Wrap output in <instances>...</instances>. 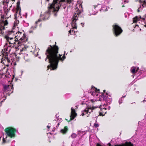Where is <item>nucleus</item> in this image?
I'll use <instances>...</instances> for the list:
<instances>
[{
	"mask_svg": "<svg viewBox=\"0 0 146 146\" xmlns=\"http://www.w3.org/2000/svg\"><path fill=\"white\" fill-rule=\"evenodd\" d=\"M58 48L57 46L54 45L52 46L49 45L46 51L45 54L46 58L45 60L50 63L47 67L51 70L56 69L57 68L59 61L60 60L63 61L66 58L65 51L61 57L62 55L58 53Z\"/></svg>",
	"mask_w": 146,
	"mask_h": 146,
	"instance_id": "obj_1",
	"label": "nucleus"
},
{
	"mask_svg": "<svg viewBox=\"0 0 146 146\" xmlns=\"http://www.w3.org/2000/svg\"><path fill=\"white\" fill-rule=\"evenodd\" d=\"M72 3H68L65 0H53L52 3L48 7V11L45 12L42 17L43 20L47 19L49 17L51 13H52L55 16L57 15L59 7L62 5L67 4H70Z\"/></svg>",
	"mask_w": 146,
	"mask_h": 146,
	"instance_id": "obj_2",
	"label": "nucleus"
},
{
	"mask_svg": "<svg viewBox=\"0 0 146 146\" xmlns=\"http://www.w3.org/2000/svg\"><path fill=\"white\" fill-rule=\"evenodd\" d=\"M14 35V32L11 31L9 32L5 36V38L7 42L5 43L4 47L5 49L6 48V51L8 52H11V50L14 48L15 46V44H17V43L18 44V41L14 38V36H13V37H11V36Z\"/></svg>",
	"mask_w": 146,
	"mask_h": 146,
	"instance_id": "obj_3",
	"label": "nucleus"
},
{
	"mask_svg": "<svg viewBox=\"0 0 146 146\" xmlns=\"http://www.w3.org/2000/svg\"><path fill=\"white\" fill-rule=\"evenodd\" d=\"M99 90H97L95 87L92 86L88 92L91 95L93 96L94 98L97 99L99 98V101H105L106 103H110L111 102V96L106 94L101 93V94L98 96Z\"/></svg>",
	"mask_w": 146,
	"mask_h": 146,
	"instance_id": "obj_4",
	"label": "nucleus"
},
{
	"mask_svg": "<svg viewBox=\"0 0 146 146\" xmlns=\"http://www.w3.org/2000/svg\"><path fill=\"white\" fill-rule=\"evenodd\" d=\"M79 8L78 9L77 7L76 10V13L74 14L72 17V21L71 23L72 26V28L70 29L69 31V33L70 35H74L75 33L77 28L76 25V21L77 20L79 14L82 11V5L80 4L79 5Z\"/></svg>",
	"mask_w": 146,
	"mask_h": 146,
	"instance_id": "obj_5",
	"label": "nucleus"
},
{
	"mask_svg": "<svg viewBox=\"0 0 146 146\" xmlns=\"http://www.w3.org/2000/svg\"><path fill=\"white\" fill-rule=\"evenodd\" d=\"M101 7V5L99 4H98L97 5L92 6L90 9V13L89 15H95L98 13L99 10H100V11L104 12L108 11L109 8V7L104 5H103L101 8L100 9Z\"/></svg>",
	"mask_w": 146,
	"mask_h": 146,
	"instance_id": "obj_6",
	"label": "nucleus"
},
{
	"mask_svg": "<svg viewBox=\"0 0 146 146\" xmlns=\"http://www.w3.org/2000/svg\"><path fill=\"white\" fill-rule=\"evenodd\" d=\"M99 102L96 101V100H90V102L93 103V106L92 107H88L86 108L83 111H82V114L81 115L83 116L84 115H86L87 117H88L92 112V110L96 108H98L99 105L95 106V105H98Z\"/></svg>",
	"mask_w": 146,
	"mask_h": 146,
	"instance_id": "obj_7",
	"label": "nucleus"
},
{
	"mask_svg": "<svg viewBox=\"0 0 146 146\" xmlns=\"http://www.w3.org/2000/svg\"><path fill=\"white\" fill-rule=\"evenodd\" d=\"M7 135H4L3 139V143H5L9 141L8 137L11 138L15 137V132H17V130L15 129L11 128H8L6 129L5 131Z\"/></svg>",
	"mask_w": 146,
	"mask_h": 146,
	"instance_id": "obj_8",
	"label": "nucleus"
},
{
	"mask_svg": "<svg viewBox=\"0 0 146 146\" xmlns=\"http://www.w3.org/2000/svg\"><path fill=\"white\" fill-rule=\"evenodd\" d=\"M14 33V35L13 36L18 41V43L19 44V46L21 45V43L25 42L27 40V38L26 37V35L24 33L19 31L15 33Z\"/></svg>",
	"mask_w": 146,
	"mask_h": 146,
	"instance_id": "obj_9",
	"label": "nucleus"
},
{
	"mask_svg": "<svg viewBox=\"0 0 146 146\" xmlns=\"http://www.w3.org/2000/svg\"><path fill=\"white\" fill-rule=\"evenodd\" d=\"M13 88V85H6L4 86L3 88L4 92L1 93L0 94V103L1 104L2 102L4 101L6 98V97L4 96V93L8 91H10Z\"/></svg>",
	"mask_w": 146,
	"mask_h": 146,
	"instance_id": "obj_10",
	"label": "nucleus"
},
{
	"mask_svg": "<svg viewBox=\"0 0 146 146\" xmlns=\"http://www.w3.org/2000/svg\"><path fill=\"white\" fill-rule=\"evenodd\" d=\"M113 30L115 35L118 36L122 32V30L121 28L116 24L113 25Z\"/></svg>",
	"mask_w": 146,
	"mask_h": 146,
	"instance_id": "obj_11",
	"label": "nucleus"
},
{
	"mask_svg": "<svg viewBox=\"0 0 146 146\" xmlns=\"http://www.w3.org/2000/svg\"><path fill=\"white\" fill-rule=\"evenodd\" d=\"M139 18L141 20L142 24L144 26L146 27V14L141 18L140 16H136L133 19V23H136L139 20Z\"/></svg>",
	"mask_w": 146,
	"mask_h": 146,
	"instance_id": "obj_12",
	"label": "nucleus"
},
{
	"mask_svg": "<svg viewBox=\"0 0 146 146\" xmlns=\"http://www.w3.org/2000/svg\"><path fill=\"white\" fill-rule=\"evenodd\" d=\"M25 48H23L22 50L20 49L21 53L20 54H23V55L24 58L26 61H29L30 60V58L28 54L26 53L25 51Z\"/></svg>",
	"mask_w": 146,
	"mask_h": 146,
	"instance_id": "obj_13",
	"label": "nucleus"
},
{
	"mask_svg": "<svg viewBox=\"0 0 146 146\" xmlns=\"http://www.w3.org/2000/svg\"><path fill=\"white\" fill-rule=\"evenodd\" d=\"M100 109L101 110H106L107 109L109 110L110 109V107L107 105V104L104 103H102L100 106H99L98 108Z\"/></svg>",
	"mask_w": 146,
	"mask_h": 146,
	"instance_id": "obj_14",
	"label": "nucleus"
},
{
	"mask_svg": "<svg viewBox=\"0 0 146 146\" xmlns=\"http://www.w3.org/2000/svg\"><path fill=\"white\" fill-rule=\"evenodd\" d=\"M77 115V114L75 112V109L72 107L71 108V114L70 116L71 120L73 119Z\"/></svg>",
	"mask_w": 146,
	"mask_h": 146,
	"instance_id": "obj_15",
	"label": "nucleus"
},
{
	"mask_svg": "<svg viewBox=\"0 0 146 146\" xmlns=\"http://www.w3.org/2000/svg\"><path fill=\"white\" fill-rule=\"evenodd\" d=\"M131 145V144H130V143H128V142H126L125 143L122 145H115V146H130ZM96 146H102L100 145L99 143H97ZM107 146H113L111 145L110 143H109L108 145Z\"/></svg>",
	"mask_w": 146,
	"mask_h": 146,
	"instance_id": "obj_16",
	"label": "nucleus"
},
{
	"mask_svg": "<svg viewBox=\"0 0 146 146\" xmlns=\"http://www.w3.org/2000/svg\"><path fill=\"white\" fill-rule=\"evenodd\" d=\"M4 60L5 62H7L8 64H5L4 62H3L4 66L5 65L7 66V67H8L10 65L9 64H10L11 65H13L14 64L13 62L11 61V60L10 58H9L7 57L5 58Z\"/></svg>",
	"mask_w": 146,
	"mask_h": 146,
	"instance_id": "obj_17",
	"label": "nucleus"
},
{
	"mask_svg": "<svg viewBox=\"0 0 146 146\" xmlns=\"http://www.w3.org/2000/svg\"><path fill=\"white\" fill-rule=\"evenodd\" d=\"M141 24L136 25L134 27V28L133 31H141Z\"/></svg>",
	"mask_w": 146,
	"mask_h": 146,
	"instance_id": "obj_18",
	"label": "nucleus"
},
{
	"mask_svg": "<svg viewBox=\"0 0 146 146\" xmlns=\"http://www.w3.org/2000/svg\"><path fill=\"white\" fill-rule=\"evenodd\" d=\"M139 70L138 68H137L135 67H133L131 69V73L134 74L137 72Z\"/></svg>",
	"mask_w": 146,
	"mask_h": 146,
	"instance_id": "obj_19",
	"label": "nucleus"
},
{
	"mask_svg": "<svg viewBox=\"0 0 146 146\" xmlns=\"http://www.w3.org/2000/svg\"><path fill=\"white\" fill-rule=\"evenodd\" d=\"M40 19H38V21H37L35 22V24L33 26H32V27H31V29L33 30L35 29L36 28V27H37V23H38V22H40Z\"/></svg>",
	"mask_w": 146,
	"mask_h": 146,
	"instance_id": "obj_20",
	"label": "nucleus"
},
{
	"mask_svg": "<svg viewBox=\"0 0 146 146\" xmlns=\"http://www.w3.org/2000/svg\"><path fill=\"white\" fill-rule=\"evenodd\" d=\"M86 131H83L82 130L78 131V134L79 135H84L86 133Z\"/></svg>",
	"mask_w": 146,
	"mask_h": 146,
	"instance_id": "obj_21",
	"label": "nucleus"
},
{
	"mask_svg": "<svg viewBox=\"0 0 146 146\" xmlns=\"http://www.w3.org/2000/svg\"><path fill=\"white\" fill-rule=\"evenodd\" d=\"M139 1L142 3V8L144 7H146V0H139Z\"/></svg>",
	"mask_w": 146,
	"mask_h": 146,
	"instance_id": "obj_22",
	"label": "nucleus"
},
{
	"mask_svg": "<svg viewBox=\"0 0 146 146\" xmlns=\"http://www.w3.org/2000/svg\"><path fill=\"white\" fill-rule=\"evenodd\" d=\"M68 130L67 127H65L64 129H62L60 131L61 133L64 134L66 133Z\"/></svg>",
	"mask_w": 146,
	"mask_h": 146,
	"instance_id": "obj_23",
	"label": "nucleus"
},
{
	"mask_svg": "<svg viewBox=\"0 0 146 146\" xmlns=\"http://www.w3.org/2000/svg\"><path fill=\"white\" fill-rule=\"evenodd\" d=\"M121 4L124 5L128 2V0H121Z\"/></svg>",
	"mask_w": 146,
	"mask_h": 146,
	"instance_id": "obj_24",
	"label": "nucleus"
},
{
	"mask_svg": "<svg viewBox=\"0 0 146 146\" xmlns=\"http://www.w3.org/2000/svg\"><path fill=\"white\" fill-rule=\"evenodd\" d=\"M123 97H121L120 98L119 100V104L122 103L123 101Z\"/></svg>",
	"mask_w": 146,
	"mask_h": 146,
	"instance_id": "obj_25",
	"label": "nucleus"
},
{
	"mask_svg": "<svg viewBox=\"0 0 146 146\" xmlns=\"http://www.w3.org/2000/svg\"><path fill=\"white\" fill-rule=\"evenodd\" d=\"M77 135L75 133H73L71 135V137L72 138H74L76 137Z\"/></svg>",
	"mask_w": 146,
	"mask_h": 146,
	"instance_id": "obj_26",
	"label": "nucleus"
},
{
	"mask_svg": "<svg viewBox=\"0 0 146 146\" xmlns=\"http://www.w3.org/2000/svg\"><path fill=\"white\" fill-rule=\"evenodd\" d=\"M19 21L16 19L14 22V26H17V24L19 23Z\"/></svg>",
	"mask_w": 146,
	"mask_h": 146,
	"instance_id": "obj_27",
	"label": "nucleus"
},
{
	"mask_svg": "<svg viewBox=\"0 0 146 146\" xmlns=\"http://www.w3.org/2000/svg\"><path fill=\"white\" fill-rule=\"evenodd\" d=\"M9 58H10L11 60V61L13 62L15 65V60L14 58L12 57H10Z\"/></svg>",
	"mask_w": 146,
	"mask_h": 146,
	"instance_id": "obj_28",
	"label": "nucleus"
},
{
	"mask_svg": "<svg viewBox=\"0 0 146 146\" xmlns=\"http://www.w3.org/2000/svg\"><path fill=\"white\" fill-rule=\"evenodd\" d=\"M143 8H142V5L140 6V7L137 9V11L138 12H139L140 10H141Z\"/></svg>",
	"mask_w": 146,
	"mask_h": 146,
	"instance_id": "obj_29",
	"label": "nucleus"
},
{
	"mask_svg": "<svg viewBox=\"0 0 146 146\" xmlns=\"http://www.w3.org/2000/svg\"><path fill=\"white\" fill-rule=\"evenodd\" d=\"M33 54L35 55L36 56H37V55H38V52H36L35 51L33 52Z\"/></svg>",
	"mask_w": 146,
	"mask_h": 146,
	"instance_id": "obj_30",
	"label": "nucleus"
},
{
	"mask_svg": "<svg viewBox=\"0 0 146 146\" xmlns=\"http://www.w3.org/2000/svg\"><path fill=\"white\" fill-rule=\"evenodd\" d=\"M4 25L5 26L7 25L8 24V22H7V20H5L4 22Z\"/></svg>",
	"mask_w": 146,
	"mask_h": 146,
	"instance_id": "obj_31",
	"label": "nucleus"
},
{
	"mask_svg": "<svg viewBox=\"0 0 146 146\" xmlns=\"http://www.w3.org/2000/svg\"><path fill=\"white\" fill-rule=\"evenodd\" d=\"M5 28L3 27V26H1V27H0V31H2V30L3 29H4Z\"/></svg>",
	"mask_w": 146,
	"mask_h": 146,
	"instance_id": "obj_32",
	"label": "nucleus"
},
{
	"mask_svg": "<svg viewBox=\"0 0 146 146\" xmlns=\"http://www.w3.org/2000/svg\"><path fill=\"white\" fill-rule=\"evenodd\" d=\"M94 126L96 127H97L99 126V125L98 123H95L94 124Z\"/></svg>",
	"mask_w": 146,
	"mask_h": 146,
	"instance_id": "obj_33",
	"label": "nucleus"
},
{
	"mask_svg": "<svg viewBox=\"0 0 146 146\" xmlns=\"http://www.w3.org/2000/svg\"><path fill=\"white\" fill-rule=\"evenodd\" d=\"M15 141H13L12 142V144H11L12 146H15Z\"/></svg>",
	"mask_w": 146,
	"mask_h": 146,
	"instance_id": "obj_34",
	"label": "nucleus"
},
{
	"mask_svg": "<svg viewBox=\"0 0 146 146\" xmlns=\"http://www.w3.org/2000/svg\"><path fill=\"white\" fill-rule=\"evenodd\" d=\"M51 126V124H48V125L47 126V128H48L49 129L50 127Z\"/></svg>",
	"mask_w": 146,
	"mask_h": 146,
	"instance_id": "obj_35",
	"label": "nucleus"
},
{
	"mask_svg": "<svg viewBox=\"0 0 146 146\" xmlns=\"http://www.w3.org/2000/svg\"><path fill=\"white\" fill-rule=\"evenodd\" d=\"M128 143H130H130L131 144V146H134L133 144L131 142H128Z\"/></svg>",
	"mask_w": 146,
	"mask_h": 146,
	"instance_id": "obj_36",
	"label": "nucleus"
},
{
	"mask_svg": "<svg viewBox=\"0 0 146 146\" xmlns=\"http://www.w3.org/2000/svg\"><path fill=\"white\" fill-rule=\"evenodd\" d=\"M78 106H77V105L76 106H75L76 108H75V109H77L78 108Z\"/></svg>",
	"mask_w": 146,
	"mask_h": 146,
	"instance_id": "obj_37",
	"label": "nucleus"
},
{
	"mask_svg": "<svg viewBox=\"0 0 146 146\" xmlns=\"http://www.w3.org/2000/svg\"><path fill=\"white\" fill-rule=\"evenodd\" d=\"M125 97V96H122V97H123V98H124Z\"/></svg>",
	"mask_w": 146,
	"mask_h": 146,
	"instance_id": "obj_38",
	"label": "nucleus"
},
{
	"mask_svg": "<svg viewBox=\"0 0 146 146\" xmlns=\"http://www.w3.org/2000/svg\"><path fill=\"white\" fill-rule=\"evenodd\" d=\"M81 24L83 25H82V27H84L83 26H84V25L83 23H81Z\"/></svg>",
	"mask_w": 146,
	"mask_h": 146,
	"instance_id": "obj_39",
	"label": "nucleus"
},
{
	"mask_svg": "<svg viewBox=\"0 0 146 146\" xmlns=\"http://www.w3.org/2000/svg\"><path fill=\"white\" fill-rule=\"evenodd\" d=\"M16 15H17L16 14V13H15V18H16Z\"/></svg>",
	"mask_w": 146,
	"mask_h": 146,
	"instance_id": "obj_40",
	"label": "nucleus"
},
{
	"mask_svg": "<svg viewBox=\"0 0 146 146\" xmlns=\"http://www.w3.org/2000/svg\"><path fill=\"white\" fill-rule=\"evenodd\" d=\"M29 25V24H27V25H25L26 26H28Z\"/></svg>",
	"mask_w": 146,
	"mask_h": 146,
	"instance_id": "obj_41",
	"label": "nucleus"
},
{
	"mask_svg": "<svg viewBox=\"0 0 146 146\" xmlns=\"http://www.w3.org/2000/svg\"><path fill=\"white\" fill-rule=\"evenodd\" d=\"M145 101H146V100H143V102H144Z\"/></svg>",
	"mask_w": 146,
	"mask_h": 146,
	"instance_id": "obj_42",
	"label": "nucleus"
},
{
	"mask_svg": "<svg viewBox=\"0 0 146 146\" xmlns=\"http://www.w3.org/2000/svg\"><path fill=\"white\" fill-rule=\"evenodd\" d=\"M21 73H22H22L23 72V71H21Z\"/></svg>",
	"mask_w": 146,
	"mask_h": 146,
	"instance_id": "obj_43",
	"label": "nucleus"
},
{
	"mask_svg": "<svg viewBox=\"0 0 146 146\" xmlns=\"http://www.w3.org/2000/svg\"><path fill=\"white\" fill-rule=\"evenodd\" d=\"M103 111V112H105V113H106V111Z\"/></svg>",
	"mask_w": 146,
	"mask_h": 146,
	"instance_id": "obj_44",
	"label": "nucleus"
},
{
	"mask_svg": "<svg viewBox=\"0 0 146 146\" xmlns=\"http://www.w3.org/2000/svg\"><path fill=\"white\" fill-rule=\"evenodd\" d=\"M57 124H58V126L59 125V123H58Z\"/></svg>",
	"mask_w": 146,
	"mask_h": 146,
	"instance_id": "obj_45",
	"label": "nucleus"
},
{
	"mask_svg": "<svg viewBox=\"0 0 146 146\" xmlns=\"http://www.w3.org/2000/svg\"><path fill=\"white\" fill-rule=\"evenodd\" d=\"M105 91H106L105 90H104V92H105Z\"/></svg>",
	"mask_w": 146,
	"mask_h": 146,
	"instance_id": "obj_46",
	"label": "nucleus"
},
{
	"mask_svg": "<svg viewBox=\"0 0 146 146\" xmlns=\"http://www.w3.org/2000/svg\"><path fill=\"white\" fill-rule=\"evenodd\" d=\"M125 7V6H124V5H123L122 6V7Z\"/></svg>",
	"mask_w": 146,
	"mask_h": 146,
	"instance_id": "obj_47",
	"label": "nucleus"
},
{
	"mask_svg": "<svg viewBox=\"0 0 146 146\" xmlns=\"http://www.w3.org/2000/svg\"><path fill=\"white\" fill-rule=\"evenodd\" d=\"M52 131H54V129H53V130H52Z\"/></svg>",
	"mask_w": 146,
	"mask_h": 146,
	"instance_id": "obj_48",
	"label": "nucleus"
},
{
	"mask_svg": "<svg viewBox=\"0 0 146 146\" xmlns=\"http://www.w3.org/2000/svg\"><path fill=\"white\" fill-rule=\"evenodd\" d=\"M46 1H49V0H46Z\"/></svg>",
	"mask_w": 146,
	"mask_h": 146,
	"instance_id": "obj_49",
	"label": "nucleus"
},
{
	"mask_svg": "<svg viewBox=\"0 0 146 146\" xmlns=\"http://www.w3.org/2000/svg\"><path fill=\"white\" fill-rule=\"evenodd\" d=\"M84 103H82V104H83Z\"/></svg>",
	"mask_w": 146,
	"mask_h": 146,
	"instance_id": "obj_50",
	"label": "nucleus"
},
{
	"mask_svg": "<svg viewBox=\"0 0 146 146\" xmlns=\"http://www.w3.org/2000/svg\"><path fill=\"white\" fill-rule=\"evenodd\" d=\"M39 58H40V57H39Z\"/></svg>",
	"mask_w": 146,
	"mask_h": 146,
	"instance_id": "obj_51",
	"label": "nucleus"
},
{
	"mask_svg": "<svg viewBox=\"0 0 146 146\" xmlns=\"http://www.w3.org/2000/svg\"><path fill=\"white\" fill-rule=\"evenodd\" d=\"M0 32H1V31H0Z\"/></svg>",
	"mask_w": 146,
	"mask_h": 146,
	"instance_id": "obj_52",
	"label": "nucleus"
}]
</instances>
